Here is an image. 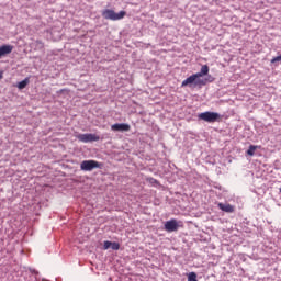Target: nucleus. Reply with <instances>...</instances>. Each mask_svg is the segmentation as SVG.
<instances>
[{
    "mask_svg": "<svg viewBox=\"0 0 281 281\" xmlns=\"http://www.w3.org/2000/svg\"><path fill=\"white\" fill-rule=\"evenodd\" d=\"M102 16L108 21H121V19H124V16H126V11H120L119 13H116L111 9H105L104 11H102Z\"/></svg>",
    "mask_w": 281,
    "mask_h": 281,
    "instance_id": "nucleus-1",
    "label": "nucleus"
},
{
    "mask_svg": "<svg viewBox=\"0 0 281 281\" xmlns=\"http://www.w3.org/2000/svg\"><path fill=\"white\" fill-rule=\"evenodd\" d=\"M199 120L207 122L209 124H214L221 120V114L218 112H202L198 115Z\"/></svg>",
    "mask_w": 281,
    "mask_h": 281,
    "instance_id": "nucleus-2",
    "label": "nucleus"
},
{
    "mask_svg": "<svg viewBox=\"0 0 281 281\" xmlns=\"http://www.w3.org/2000/svg\"><path fill=\"white\" fill-rule=\"evenodd\" d=\"M199 85H205V82L193 74L182 81L181 87H199Z\"/></svg>",
    "mask_w": 281,
    "mask_h": 281,
    "instance_id": "nucleus-3",
    "label": "nucleus"
},
{
    "mask_svg": "<svg viewBox=\"0 0 281 281\" xmlns=\"http://www.w3.org/2000/svg\"><path fill=\"white\" fill-rule=\"evenodd\" d=\"M80 168L85 172H91V170H95V168H100V162L95 160H83L80 164Z\"/></svg>",
    "mask_w": 281,
    "mask_h": 281,
    "instance_id": "nucleus-4",
    "label": "nucleus"
},
{
    "mask_svg": "<svg viewBox=\"0 0 281 281\" xmlns=\"http://www.w3.org/2000/svg\"><path fill=\"white\" fill-rule=\"evenodd\" d=\"M179 227H183V225L181 224V222L177 221V220H169L165 223V231L166 232H177L179 229Z\"/></svg>",
    "mask_w": 281,
    "mask_h": 281,
    "instance_id": "nucleus-5",
    "label": "nucleus"
},
{
    "mask_svg": "<svg viewBox=\"0 0 281 281\" xmlns=\"http://www.w3.org/2000/svg\"><path fill=\"white\" fill-rule=\"evenodd\" d=\"M79 142H83V144H88V142H98L100 136L95 134H79L77 135Z\"/></svg>",
    "mask_w": 281,
    "mask_h": 281,
    "instance_id": "nucleus-6",
    "label": "nucleus"
},
{
    "mask_svg": "<svg viewBox=\"0 0 281 281\" xmlns=\"http://www.w3.org/2000/svg\"><path fill=\"white\" fill-rule=\"evenodd\" d=\"M111 131L127 133V131H131V125H128L127 123H115L111 126Z\"/></svg>",
    "mask_w": 281,
    "mask_h": 281,
    "instance_id": "nucleus-7",
    "label": "nucleus"
},
{
    "mask_svg": "<svg viewBox=\"0 0 281 281\" xmlns=\"http://www.w3.org/2000/svg\"><path fill=\"white\" fill-rule=\"evenodd\" d=\"M12 49H14V46L12 45L0 46V58H3V56H8V54H12Z\"/></svg>",
    "mask_w": 281,
    "mask_h": 281,
    "instance_id": "nucleus-8",
    "label": "nucleus"
},
{
    "mask_svg": "<svg viewBox=\"0 0 281 281\" xmlns=\"http://www.w3.org/2000/svg\"><path fill=\"white\" fill-rule=\"evenodd\" d=\"M217 207L222 210V212H226L227 214L234 213V206L232 204L218 203Z\"/></svg>",
    "mask_w": 281,
    "mask_h": 281,
    "instance_id": "nucleus-9",
    "label": "nucleus"
},
{
    "mask_svg": "<svg viewBox=\"0 0 281 281\" xmlns=\"http://www.w3.org/2000/svg\"><path fill=\"white\" fill-rule=\"evenodd\" d=\"M207 74H210V67L207 65H203L200 72H196L195 76L201 79L203 76H207Z\"/></svg>",
    "mask_w": 281,
    "mask_h": 281,
    "instance_id": "nucleus-10",
    "label": "nucleus"
},
{
    "mask_svg": "<svg viewBox=\"0 0 281 281\" xmlns=\"http://www.w3.org/2000/svg\"><path fill=\"white\" fill-rule=\"evenodd\" d=\"M27 85H30V78H25L24 80L20 81L18 83V89H25V87H27Z\"/></svg>",
    "mask_w": 281,
    "mask_h": 281,
    "instance_id": "nucleus-11",
    "label": "nucleus"
},
{
    "mask_svg": "<svg viewBox=\"0 0 281 281\" xmlns=\"http://www.w3.org/2000/svg\"><path fill=\"white\" fill-rule=\"evenodd\" d=\"M258 148V146L256 145H250L248 150H247V155H249V157H254L256 149Z\"/></svg>",
    "mask_w": 281,
    "mask_h": 281,
    "instance_id": "nucleus-12",
    "label": "nucleus"
},
{
    "mask_svg": "<svg viewBox=\"0 0 281 281\" xmlns=\"http://www.w3.org/2000/svg\"><path fill=\"white\" fill-rule=\"evenodd\" d=\"M188 281H199V280L196 279L195 272H190V273L188 274Z\"/></svg>",
    "mask_w": 281,
    "mask_h": 281,
    "instance_id": "nucleus-13",
    "label": "nucleus"
},
{
    "mask_svg": "<svg viewBox=\"0 0 281 281\" xmlns=\"http://www.w3.org/2000/svg\"><path fill=\"white\" fill-rule=\"evenodd\" d=\"M111 249H113V251H117L120 249V244L119 243H112L111 244Z\"/></svg>",
    "mask_w": 281,
    "mask_h": 281,
    "instance_id": "nucleus-14",
    "label": "nucleus"
},
{
    "mask_svg": "<svg viewBox=\"0 0 281 281\" xmlns=\"http://www.w3.org/2000/svg\"><path fill=\"white\" fill-rule=\"evenodd\" d=\"M280 60H281V55H279V56H277V57H273V58L271 59V64L274 65V63H280Z\"/></svg>",
    "mask_w": 281,
    "mask_h": 281,
    "instance_id": "nucleus-15",
    "label": "nucleus"
},
{
    "mask_svg": "<svg viewBox=\"0 0 281 281\" xmlns=\"http://www.w3.org/2000/svg\"><path fill=\"white\" fill-rule=\"evenodd\" d=\"M112 241H104L103 249H111Z\"/></svg>",
    "mask_w": 281,
    "mask_h": 281,
    "instance_id": "nucleus-16",
    "label": "nucleus"
},
{
    "mask_svg": "<svg viewBox=\"0 0 281 281\" xmlns=\"http://www.w3.org/2000/svg\"><path fill=\"white\" fill-rule=\"evenodd\" d=\"M35 43H36V47H37L38 49H43V47H44L43 42L36 41Z\"/></svg>",
    "mask_w": 281,
    "mask_h": 281,
    "instance_id": "nucleus-17",
    "label": "nucleus"
},
{
    "mask_svg": "<svg viewBox=\"0 0 281 281\" xmlns=\"http://www.w3.org/2000/svg\"><path fill=\"white\" fill-rule=\"evenodd\" d=\"M3 78V72L0 71V80Z\"/></svg>",
    "mask_w": 281,
    "mask_h": 281,
    "instance_id": "nucleus-18",
    "label": "nucleus"
}]
</instances>
